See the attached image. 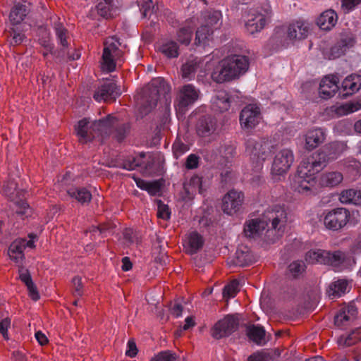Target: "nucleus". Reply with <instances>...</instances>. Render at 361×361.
Listing matches in <instances>:
<instances>
[{
    "label": "nucleus",
    "mask_w": 361,
    "mask_h": 361,
    "mask_svg": "<svg viewBox=\"0 0 361 361\" xmlns=\"http://www.w3.org/2000/svg\"><path fill=\"white\" fill-rule=\"evenodd\" d=\"M75 130L81 143H87L98 137L104 138L109 135L121 142L130 133V125L129 123L121 122L116 117L109 114L91 124L87 118H83L78 122Z\"/></svg>",
    "instance_id": "1"
},
{
    "label": "nucleus",
    "mask_w": 361,
    "mask_h": 361,
    "mask_svg": "<svg viewBox=\"0 0 361 361\" xmlns=\"http://www.w3.org/2000/svg\"><path fill=\"white\" fill-rule=\"evenodd\" d=\"M287 214L281 206L267 210L262 218L247 221L244 233L249 238H260L269 243H274L283 233Z\"/></svg>",
    "instance_id": "2"
},
{
    "label": "nucleus",
    "mask_w": 361,
    "mask_h": 361,
    "mask_svg": "<svg viewBox=\"0 0 361 361\" xmlns=\"http://www.w3.org/2000/svg\"><path fill=\"white\" fill-rule=\"evenodd\" d=\"M248 58L233 55L221 60L212 73V80L217 83L228 82L244 74L248 69Z\"/></svg>",
    "instance_id": "3"
},
{
    "label": "nucleus",
    "mask_w": 361,
    "mask_h": 361,
    "mask_svg": "<svg viewBox=\"0 0 361 361\" xmlns=\"http://www.w3.org/2000/svg\"><path fill=\"white\" fill-rule=\"evenodd\" d=\"M324 160L315 161L309 157L301 161L293 185L295 191L307 195L314 192L317 182L315 174L322 169Z\"/></svg>",
    "instance_id": "4"
},
{
    "label": "nucleus",
    "mask_w": 361,
    "mask_h": 361,
    "mask_svg": "<svg viewBox=\"0 0 361 361\" xmlns=\"http://www.w3.org/2000/svg\"><path fill=\"white\" fill-rule=\"evenodd\" d=\"M171 91L170 85L162 78H156L151 80L144 90L140 102V111L147 114L156 107L161 97H166Z\"/></svg>",
    "instance_id": "5"
},
{
    "label": "nucleus",
    "mask_w": 361,
    "mask_h": 361,
    "mask_svg": "<svg viewBox=\"0 0 361 361\" xmlns=\"http://www.w3.org/2000/svg\"><path fill=\"white\" fill-rule=\"evenodd\" d=\"M305 260L312 264L331 265L338 270L346 266V255L339 250L331 252L321 249L310 250L305 255Z\"/></svg>",
    "instance_id": "6"
},
{
    "label": "nucleus",
    "mask_w": 361,
    "mask_h": 361,
    "mask_svg": "<svg viewBox=\"0 0 361 361\" xmlns=\"http://www.w3.org/2000/svg\"><path fill=\"white\" fill-rule=\"evenodd\" d=\"M245 154L250 157L257 170L262 169L263 163L271 153V142L265 138H248L245 143Z\"/></svg>",
    "instance_id": "7"
},
{
    "label": "nucleus",
    "mask_w": 361,
    "mask_h": 361,
    "mask_svg": "<svg viewBox=\"0 0 361 361\" xmlns=\"http://www.w3.org/2000/svg\"><path fill=\"white\" fill-rule=\"evenodd\" d=\"M1 192L13 202V209L17 218L24 220L31 216L32 209L29 204L20 197L16 200V195L19 193V191H18L17 183L14 180H8L4 183L1 189Z\"/></svg>",
    "instance_id": "8"
},
{
    "label": "nucleus",
    "mask_w": 361,
    "mask_h": 361,
    "mask_svg": "<svg viewBox=\"0 0 361 361\" xmlns=\"http://www.w3.org/2000/svg\"><path fill=\"white\" fill-rule=\"evenodd\" d=\"M119 40L115 37H111L104 42L102 54V69L112 72L116 68V61H121L123 51Z\"/></svg>",
    "instance_id": "9"
},
{
    "label": "nucleus",
    "mask_w": 361,
    "mask_h": 361,
    "mask_svg": "<svg viewBox=\"0 0 361 361\" xmlns=\"http://www.w3.org/2000/svg\"><path fill=\"white\" fill-rule=\"evenodd\" d=\"M200 90L192 84L183 85L175 101V108L178 114H185L186 111L197 101Z\"/></svg>",
    "instance_id": "10"
},
{
    "label": "nucleus",
    "mask_w": 361,
    "mask_h": 361,
    "mask_svg": "<svg viewBox=\"0 0 361 361\" xmlns=\"http://www.w3.org/2000/svg\"><path fill=\"white\" fill-rule=\"evenodd\" d=\"M262 119V115L259 103L247 104L240 113L239 121L243 130L254 129Z\"/></svg>",
    "instance_id": "11"
},
{
    "label": "nucleus",
    "mask_w": 361,
    "mask_h": 361,
    "mask_svg": "<svg viewBox=\"0 0 361 361\" xmlns=\"http://www.w3.org/2000/svg\"><path fill=\"white\" fill-rule=\"evenodd\" d=\"M294 161V154L291 149L285 148L279 151L273 160L271 173L274 176H281L287 173Z\"/></svg>",
    "instance_id": "12"
},
{
    "label": "nucleus",
    "mask_w": 361,
    "mask_h": 361,
    "mask_svg": "<svg viewBox=\"0 0 361 361\" xmlns=\"http://www.w3.org/2000/svg\"><path fill=\"white\" fill-rule=\"evenodd\" d=\"M350 212L345 208H336L329 211L324 216V224L326 228L338 231L343 228L349 221Z\"/></svg>",
    "instance_id": "13"
},
{
    "label": "nucleus",
    "mask_w": 361,
    "mask_h": 361,
    "mask_svg": "<svg viewBox=\"0 0 361 361\" xmlns=\"http://www.w3.org/2000/svg\"><path fill=\"white\" fill-rule=\"evenodd\" d=\"M29 240L18 238L14 240L8 247L10 258L16 263H22L24 259V250L26 247L34 248L35 242L37 240V235L33 233L28 234Z\"/></svg>",
    "instance_id": "14"
},
{
    "label": "nucleus",
    "mask_w": 361,
    "mask_h": 361,
    "mask_svg": "<svg viewBox=\"0 0 361 361\" xmlns=\"http://www.w3.org/2000/svg\"><path fill=\"white\" fill-rule=\"evenodd\" d=\"M238 319L233 315H227L218 321L211 330V335L215 339H221L228 336L237 330Z\"/></svg>",
    "instance_id": "15"
},
{
    "label": "nucleus",
    "mask_w": 361,
    "mask_h": 361,
    "mask_svg": "<svg viewBox=\"0 0 361 361\" xmlns=\"http://www.w3.org/2000/svg\"><path fill=\"white\" fill-rule=\"evenodd\" d=\"M264 13L257 12L250 15V18L245 23L247 31L250 34H255L261 31L270 20L271 16V9L269 5H266L264 8Z\"/></svg>",
    "instance_id": "16"
},
{
    "label": "nucleus",
    "mask_w": 361,
    "mask_h": 361,
    "mask_svg": "<svg viewBox=\"0 0 361 361\" xmlns=\"http://www.w3.org/2000/svg\"><path fill=\"white\" fill-rule=\"evenodd\" d=\"M218 128L219 123L216 118L209 114L201 116L195 126L197 135L202 137H207L214 135Z\"/></svg>",
    "instance_id": "17"
},
{
    "label": "nucleus",
    "mask_w": 361,
    "mask_h": 361,
    "mask_svg": "<svg viewBox=\"0 0 361 361\" xmlns=\"http://www.w3.org/2000/svg\"><path fill=\"white\" fill-rule=\"evenodd\" d=\"M244 200L242 192L235 190H229L222 200V209L224 213L232 215L238 212Z\"/></svg>",
    "instance_id": "18"
},
{
    "label": "nucleus",
    "mask_w": 361,
    "mask_h": 361,
    "mask_svg": "<svg viewBox=\"0 0 361 361\" xmlns=\"http://www.w3.org/2000/svg\"><path fill=\"white\" fill-rule=\"evenodd\" d=\"M120 94V90L116 83L111 80H106L97 87L93 94V98L97 102L116 100Z\"/></svg>",
    "instance_id": "19"
},
{
    "label": "nucleus",
    "mask_w": 361,
    "mask_h": 361,
    "mask_svg": "<svg viewBox=\"0 0 361 361\" xmlns=\"http://www.w3.org/2000/svg\"><path fill=\"white\" fill-rule=\"evenodd\" d=\"M345 148V145L343 142H334L325 146V147L315 155L310 158L315 161H322L324 159L322 164V169L326 166L330 160L336 159L340 154L343 153Z\"/></svg>",
    "instance_id": "20"
},
{
    "label": "nucleus",
    "mask_w": 361,
    "mask_h": 361,
    "mask_svg": "<svg viewBox=\"0 0 361 361\" xmlns=\"http://www.w3.org/2000/svg\"><path fill=\"white\" fill-rule=\"evenodd\" d=\"M355 44V39L352 34H343L340 39L331 47V56L334 58H338L344 55Z\"/></svg>",
    "instance_id": "21"
},
{
    "label": "nucleus",
    "mask_w": 361,
    "mask_h": 361,
    "mask_svg": "<svg viewBox=\"0 0 361 361\" xmlns=\"http://www.w3.org/2000/svg\"><path fill=\"white\" fill-rule=\"evenodd\" d=\"M338 78L334 75L324 77L319 84V93L324 99H328L336 93L338 90Z\"/></svg>",
    "instance_id": "22"
},
{
    "label": "nucleus",
    "mask_w": 361,
    "mask_h": 361,
    "mask_svg": "<svg viewBox=\"0 0 361 361\" xmlns=\"http://www.w3.org/2000/svg\"><path fill=\"white\" fill-rule=\"evenodd\" d=\"M233 261L235 266L246 267L256 262V256L249 247L241 245L238 247Z\"/></svg>",
    "instance_id": "23"
},
{
    "label": "nucleus",
    "mask_w": 361,
    "mask_h": 361,
    "mask_svg": "<svg viewBox=\"0 0 361 361\" xmlns=\"http://www.w3.org/2000/svg\"><path fill=\"white\" fill-rule=\"evenodd\" d=\"M326 138V130L317 128L309 130L305 135V148L312 150L322 143Z\"/></svg>",
    "instance_id": "24"
},
{
    "label": "nucleus",
    "mask_w": 361,
    "mask_h": 361,
    "mask_svg": "<svg viewBox=\"0 0 361 361\" xmlns=\"http://www.w3.org/2000/svg\"><path fill=\"white\" fill-rule=\"evenodd\" d=\"M357 314V309L355 305H349L342 308L335 316V325L342 327L347 324L350 321L353 320Z\"/></svg>",
    "instance_id": "25"
},
{
    "label": "nucleus",
    "mask_w": 361,
    "mask_h": 361,
    "mask_svg": "<svg viewBox=\"0 0 361 361\" xmlns=\"http://www.w3.org/2000/svg\"><path fill=\"white\" fill-rule=\"evenodd\" d=\"M211 103L213 111L216 112H224L230 108L231 99L226 92L220 91L212 97Z\"/></svg>",
    "instance_id": "26"
},
{
    "label": "nucleus",
    "mask_w": 361,
    "mask_h": 361,
    "mask_svg": "<svg viewBox=\"0 0 361 361\" xmlns=\"http://www.w3.org/2000/svg\"><path fill=\"white\" fill-rule=\"evenodd\" d=\"M361 87V75L351 74L347 76L342 82L343 96L352 95L357 92Z\"/></svg>",
    "instance_id": "27"
},
{
    "label": "nucleus",
    "mask_w": 361,
    "mask_h": 361,
    "mask_svg": "<svg viewBox=\"0 0 361 361\" xmlns=\"http://www.w3.org/2000/svg\"><path fill=\"white\" fill-rule=\"evenodd\" d=\"M309 27L303 21H297L289 25L288 28V37L293 39H302L307 37Z\"/></svg>",
    "instance_id": "28"
},
{
    "label": "nucleus",
    "mask_w": 361,
    "mask_h": 361,
    "mask_svg": "<svg viewBox=\"0 0 361 361\" xmlns=\"http://www.w3.org/2000/svg\"><path fill=\"white\" fill-rule=\"evenodd\" d=\"M338 20L336 13L332 10H326L323 12L317 19L318 26L324 30H330L334 27Z\"/></svg>",
    "instance_id": "29"
},
{
    "label": "nucleus",
    "mask_w": 361,
    "mask_h": 361,
    "mask_svg": "<svg viewBox=\"0 0 361 361\" xmlns=\"http://www.w3.org/2000/svg\"><path fill=\"white\" fill-rule=\"evenodd\" d=\"M195 24L192 20L185 23L176 33L177 40L182 44L188 45L192 39Z\"/></svg>",
    "instance_id": "30"
},
{
    "label": "nucleus",
    "mask_w": 361,
    "mask_h": 361,
    "mask_svg": "<svg viewBox=\"0 0 361 361\" xmlns=\"http://www.w3.org/2000/svg\"><path fill=\"white\" fill-rule=\"evenodd\" d=\"M339 200L342 204L361 205V190H344L339 195Z\"/></svg>",
    "instance_id": "31"
},
{
    "label": "nucleus",
    "mask_w": 361,
    "mask_h": 361,
    "mask_svg": "<svg viewBox=\"0 0 361 361\" xmlns=\"http://www.w3.org/2000/svg\"><path fill=\"white\" fill-rule=\"evenodd\" d=\"M96 8L98 14L105 18L113 17L117 10L115 0H98Z\"/></svg>",
    "instance_id": "32"
},
{
    "label": "nucleus",
    "mask_w": 361,
    "mask_h": 361,
    "mask_svg": "<svg viewBox=\"0 0 361 361\" xmlns=\"http://www.w3.org/2000/svg\"><path fill=\"white\" fill-rule=\"evenodd\" d=\"M67 193L81 204H88L92 200L91 192L85 188L72 187L67 190Z\"/></svg>",
    "instance_id": "33"
},
{
    "label": "nucleus",
    "mask_w": 361,
    "mask_h": 361,
    "mask_svg": "<svg viewBox=\"0 0 361 361\" xmlns=\"http://www.w3.org/2000/svg\"><path fill=\"white\" fill-rule=\"evenodd\" d=\"M361 341V329L353 330L347 335H342L337 339V343L341 347H348Z\"/></svg>",
    "instance_id": "34"
},
{
    "label": "nucleus",
    "mask_w": 361,
    "mask_h": 361,
    "mask_svg": "<svg viewBox=\"0 0 361 361\" xmlns=\"http://www.w3.org/2000/svg\"><path fill=\"white\" fill-rule=\"evenodd\" d=\"M343 179V176L338 171H331L322 175L320 183L322 186L333 188L339 185Z\"/></svg>",
    "instance_id": "35"
},
{
    "label": "nucleus",
    "mask_w": 361,
    "mask_h": 361,
    "mask_svg": "<svg viewBox=\"0 0 361 361\" xmlns=\"http://www.w3.org/2000/svg\"><path fill=\"white\" fill-rule=\"evenodd\" d=\"M222 14L219 11L209 10L204 13V24L207 27H212L213 30L219 28L221 25Z\"/></svg>",
    "instance_id": "36"
},
{
    "label": "nucleus",
    "mask_w": 361,
    "mask_h": 361,
    "mask_svg": "<svg viewBox=\"0 0 361 361\" xmlns=\"http://www.w3.org/2000/svg\"><path fill=\"white\" fill-rule=\"evenodd\" d=\"M27 14V6L18 4L12 8L9 15V20L13 25H18L24 20Z\"/></svg>",
    "instance_id": "37"
},
{
    "label": "nucleus",
    "mask_w": 361,
    "mask_h": 361,
    "mask_svg": "<svg viewBox=\"0 0 361 361\" xmlns=\"http://www.w3.org/2000/svg\"><path fill=\"white\" fill-rule=\"evenodd\" d=\"M159 51L167 58H177L179 55V47L173 40L164 42L159 47Z\"/></svg>",
    "instance_id": "38"
},
{
    "label": "nucleus",
    "mask_w": 361,
    "mask_h": 361,
    "mask_svg": "<svg viewBox=\"0 0 361 361\" xmlns=\"http://www.w3.org/2000/svg\"><path fill=\"white\" fill-rule=\"evenodd\" d=\"M347 286L348 283L345 280L339 279L331 283L327 293L333 298H339L346 292Z\"/></svg>",
    "instance_id": "39"
},
{
    "label": "nucleus",
    "mask_w": 361,
    "mask_h": 361,
    "mask_svg": "<svg viewBox=\"0 0 361 361\" xmlns=\"http://www.w3.org/2000/svg\"><path fill=\"white\" fill-rule=\"evenodd\" d=\"M305 269L306 265L303 261H293L288 267L287 275L293 279H298L302 276Z\"/></svg>",
    "instance_id": "40"
},
{
    "label": "nucleus",
    "mask_w": 361,
    "mask_h": 361,
    "mask_svg": "<svg viewBox=\"0 0 361 361\" xmlns=\"http://www.w3.org/2000/svg\"><path fill=\"white\" fill-rule=\"evenodd\" d=\"M213 32L214 30L212 27H207V26L202 25L196 31L195 44L197 45H205Z\"/></svg>",
    "instance_id": "41"
},
{
    "label": "nucleus",
    "mask_w": 361,
    "mask_h": 361,
    "mask_svg": "<svg viewBox=\"0 0 361 361\" xmlns=\"http://www.w3.org/2000/svg\"><path fill=\"white\" fill-rule=\"evenodd\" d=\"M249 338L257 344H260L265 336V330L262 326H250L247 328Z\"/></svg>",
    "instance_id": "42"
},
{
    "label": "nucleus",
    "mask_w": 361,
    "mask_h": 361,
    "mask_svg": "<svg viewBox=\"0 0 361 361\" xmlns=\"http://www.w3.org/2000/svg\"><path fill=\"white\" fill-rule=\"evenodd\" d=\"M188 243L190 247V252L191 254H194L202 247L204 240L200 234L194 231L190 233L189 235Z\"/></svg>",
    "instance_id": "43"
},
{
    "label": "nucleus",
    "mask_w": 361,
    "mask_h": 361,
    "mask_svg": "<svg viewBox=\"0 0 361 361\" xmlns=\"http://www.w3.org/2000/svg\"><path fill=\"white\" fill-rule=\"evenodd\" d=\"M197 69V63L193 61L186 62L182 66V77L184 79L190 80L194 78L196 71Z\"/></svg>",
    "instance_id": "44"
},
{
    "label": "nucleus",
    "mask_w": 361,
    "mask_h": 361,
    "mask_svg": "<svg viewBox=\"0 0 361 361\" xmlns=\"http://www.w3.org/2000/svg\"><path fill=\"white\" fill-rule=\"evenodd\" d=\"M361 109V103L348 102L343 104L337 108L336 112L341 115L349 114Z\"/></svg>",
    "instance_id": "45"
},
{
    "label": "nucleus",
    "mask_w": 361,
    "mask_h": 361,
    "mask_svg": "<svg viewBox=\"0 0 361 361\" xmlns=\"http://www.w3.org/2000/svg\"><path fill=\"white\" fill-rule=\"evenodd\" d=\"M54 27L60 44L63 47H67L68 45L67 42L68 30L61 23H55Z\"/></svg>",
    "instance_id": "46"
},
{
    "label": "nucleus",
    "mask_w": 361,
    "mask_h": 361,
    "mask_svg": "<svg viewBox=\"0 0 361 361\" xmlns=\"http://www.w3.org/2000/svg\"><path fill=\"white\" fill-rule=\"evenodd\" d=\"M124 165L123 169L127 171H133L136 168L141 166L142 161H140L137 157L128 156L123 159Z\"/></svg>",
    "instance_id": "47"
},
{
    "label": "nucleus",
    "mask_w": 361,
    "mask_h": 361,
    "mask_svg": "<svg viewBox=\"0 0 361 361\" xmlns=\"http://www.w3.org/2000/svg\"><path fill=\"white\" fill-rule=\"evenodd\" d=\"M239 282L237 280L232 281L224 286L223 290L224 297L234 298L238 291Z\"/></svg>",
    "instance_id": "48"
},
{
    "label": "nucleus",
    "mask_w": 361,
    "mask_h": 361,
    "mask_svg": "<svg viewBox=\"0 0 361 361\" xmlns=\"http://www.w3.org/2000/svg\"><path fill=\"white\" fill-rule=\"evenodd\" d=\"M125 244L130 246L135 243H137L138 237L137 233L132 228H127L123 232Z\"/></svg>",
    "instance_id": "49"
},
{
    "label": "nucleus",
    "mask_w": 361,
    "mask_h": 361,
    "mask_svg": "<svg viewBox=\"0 0 361 361\" xmlns=\"http://www.w3.org/2000/svg\"><path fill=\"white\" fill-rule=\"evenodd\" d=\"M150 361H176V355L169 350L161 351L152 357Z\"/></svg>",
    "instance_id": "50"
},
{
    "label": "nucleus",
    "mask_w": 361,
    "mask_h": 361,
    "mask_svg": "<svg viewBox=\"0 0 361 361\" xmlns=\"http://www.w3.org/2000/svg\"><path fill=\"white\" fill-rule=\"evenodd\" d=\"M219 153L222 157L228 161L236 154L235 147L232 145H224L220 147Z\"/></svg>",
    "instance_id": "51"
},
{
    "label": "nucleus",
    "mask_w": 361,
    "mask_h": 361,
    "mask_svg": "<svg viewBox=\"0 0 361 361\" xmlns=\"http://www.w3.org/2000/svg\"><path fill=\"white\" fill-rule=\"evenodd\" d=\"M161 190V180L149 181L146 191L149 195L155 196L159 195Z\"/></svg>",
    "instance_id": "52"
},
{
    "label": "nucleus",
    "mask_w": 361,
    "mask_h": 361,
    "mask_svg": "<svg viewBox=\"0 0 361 361\" xmlns=\"http://www.w3.org/2000/svg\"><path fill=\"white\" fill-rule=\"evenodd\" d=\"M200 157L195 154H189L185 160V166L187 169L192 170L199 166Z\"/></svg>",
    "instance_id": "53"
},
{
    "label": "nucleus",
    "mask_w": 361,
    "mask_h": 361,
    "mask_svg": "<svg viewBox=\"0 0 361 361\" xmlns=\"http://www.w3.org/2000/svg\"><path fill=\"white\" fill-rule=\"evenodd\" d=\"M73 286V295L80 297L83 294L82 279L80 276H75L72 280Z\"/></svg>",
    "instance_id": "54"
},
{
    "label": "nucleus",
    "mask_w": 361,
    "mask_h": 361,
    "mask_svg": "<svg viewBox=\"0 0 361 361\" xmlns=\"http://www.w3.org/2000/svg\"><path fill=\"white\" fill-rule=\"evenodd\" d=\"M157 216L162 219H169L171 216V212L169 207L163 204L161 201H159L158 204Z\"/></svg>",
    "instance_id": "55"
},
{
    "label": "nucleus",
    "mask_w": 361,
    "mask_h": 361,
    "mask_svg": "<svg viewBox=\"0 0 361 361\" xmlns=\"http://www.w3.org/2000/svg\"><path fill=\"white\" fill-rule=\"evenodd\" d=\"M190 185L195 189L198 190L200 193L202 194L203 192L204 188L202 178L198 175H194L191 177L190 179Z\"/></svg>",
    "instance_id": "56"
},
{
    "label": "nucleus",
    "mask_w": 361,
    "mask_h": 361,
    "mask_svg": "<svg viewBox=\"0 0 361 361\" xmlns=\"http://www.w3.org/2000/svg\"><path fill=\"white\" fill-rule=\"evenodd\" d=\"M172 148L173 154L176 157L181 156L188 149L187 145L180 142H175L173 144Z\"/></svg>",
    "instance_id": "57"
},
{
    "label": "nucleus",
    "mask_w": 361,
    "mask_h": 361,
    "mask_svg": "<svg viewBox=\"0 0 361 361\" xmlns=\"http://www.w3.org/2000/svg\"><path fill=\"white\" fill-rule=\"evenodd\" d=\"M25 285L27 288L29 296L35 301L38 300L39 299V294L32 279L30 281V282H28Z\"/></svg>",
    "instance_id": "58"
},
{
    "label": "nucleus",
    "mask_w": 361,
    "mask_h": 361,
    "mask_svg": "<svg viewBox=\"0 0 361 361\" xmlns=\"http://www.w3.org/2000/svg\"><path fill=\"white\" fill-rule=\"evenodd\" d=\"M25 285L27 288L29 296L35 301L38 300L39 299V294L32 279L30 281V282H28Z\"/></svg>",
    "instance_id": "59"
},
{
    "label": "nucleus",
    "mask_w": 361,
    "mask_h": 361,
    "mask_svg": "<svg viewBox=\"0 0 361 361\" xmlns=\"http://www.w3.org/2000/svg\"><path fill=\"white\" fill-rule=\"evenodd\" d=\"M25 285L27 288L29 296L35 301L38 300L39 299V294L32 279L30 281V282H28Z\"/></svg>",
    "instance_id": "60"
},
{
    "label": "nucleus",
    "mask_w": 361,
    "mask_h": 361,
    "mask_svg": "<svg viewBox=\"0 0 361 361\" xmlns=\"http://www.w3.org/2000/svg\"><path fill=\"white\" fill-rule=\"evenodd\" d=\"M11 36H12V39L11 41V45L20 44L25 39L24 34L18 32L14 28L11 29Z\"/></svg>",
    "instance_id": "61"
},
{
    "label": "nucleus",
    "mask_w": 361,
    "mask_h": 361,
    "mask_svg": "<svg viewBox=\"0 0 361 361\" xmlns=\"http://www.w3.org/2000/svg\"><path fill=\"white\" fill-rule=\"evenodd\" d=\"M136 343L133 339H130L127 343V350L126 355L130 357H134L137 354Z\"/></svg>",
    "instance_id": "62"
},
{
    "label": "nucleus",
    "mask_w": 361,
    "mask_h": 361,
    "mask_svg": "<svg viewBox=\"0 0 361 361\" xmlns=\"http://www.w3.org/2000/svg\"><path fill=\"white\" fill-rule=\"evenodd\" d=\"M154 9V6H152V0H144V4L142 5L140 8V11L142 13V16L144 18L150 16L152 13V10Z\"/></svg>",
    "instance_id": "63"
},
{
    "label": "nucleus",
    "mask_w": 361,
    "mask_h": 361,
    "mask_svg": "<svg viewBox=\"0 0 361 361\" xmlns=\"http://www.w3.org/2000/svg\"><path fill=\"white\" fill-rule=\"evenodd\" d=\"M19 279L25 284L30 282L32 280L31 275L27 269L20 266L18 269Z\"/></svg>",
    "instance_id": "64"
}]
</instances>
